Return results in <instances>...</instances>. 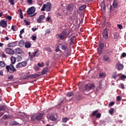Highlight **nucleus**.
<instances>
[{"mask_svg": "<svg viewBox=\"0 0 126 126\" xmlns=\"http://www.w3.org/2000/svg\"><path fill=\"white\" fill-rule=\"evenodd\" d=\"M69 32L67 33L66 31H63L61 33L56 35L57 38H60V40H63L66 38V37L68 36Z\"/></svg>", "mask_w": 126, "mask_h": 126, "instance_id": "f257e3e1", "label": "nucleus"}, {"mask_svg": "<svg viewBox=\"0 0 126 126\" xmlns=\"http://www.w3.org/2000/svg\"><path fill=\"white\" fill-rule=\"evenodd\" d=\"M43 115L42 113H40L39 114H33L32 116L31 120L32 121H39L41 119H42Z\"/></svg>", "mask_w": 126, "mask_h": 126, "instance_id": "f03ea898", "label": "nucleus"}, {"mask_svg": "<svg viewBox=\"0 0 126 126\" xmlns=\"http://www.w3.org/2000/svg\"><path fill=\"white\" fill-rule=\"evenodd\" d=\"M51 4L50 2H47L46 4H43L41 9V11L49 12L51 11Z\"/></svg>", "mask_w": 126, "mask_h": 126, "instance_id": "7ed1b4c3", "label": "nucleus"}, {"mask_svg": "<svg viewBox=\"0 0 126 126\" xmlns=\"http://www.w3.org/2000/svg\"><path fill=\"white\" fill-rule=\"evenodd\" d=\"M6 69L8 72L12 74L14 72L16 71V69L14 67L13 64H10L9 65H6Z\"/></svg>", "mask_w": 126, "mask_h": 126, "instance_id": "20e7f679", "label": "nucleus"}, {"mask_svg": "<svg viewBox=\"0 0 126 126\" xmlns=\"http://www.w3.org/2000/svg\"><path fill=\"white\" fill-rule=\"evenodd\" d=\"M27 62L26 61H24L21 63H18V64L16 65V68H21L24 67L27 65Z\"/></svg>", "mask_w": 126, "mask_h": 126, "instance_id": "39448f33", "label": "nucleus"}, {"mask_svg": "<svg viewBox=\"0 0 126 126\" xmlns=\"http://www.w3.org/2000/svg\"><path fill=\"white\" fill-rule=\"evenodd\" d=\"M35 12V8L33 6H32L28 9V11H27V14L29 15H32L34 14Z\"/></svg>", "mask_w": 126, "mask_h": 126, "instance_id": "423d86ee", "label": "nucleus"}, {"mask_svg": "<svg viewBox=\"0 0 126 126\" xmlns=\"http://www.w3.org/2000/svg\"><path fill=\"white\" fill-rule=\"evenodd\" d=\"M5 52L6 54L10 55H14V50L11 48H6L4 49Z\"/></svg>", "mask_w": 126, "mask_h": 126, "instance_id": "0eeeda50", "label": "nucleus"}, {"mask_svg": "<svg viewBox=\"0 0 126 126\" xmlns=\"http://www.w3.org/2000/svg\"><path fill=\"white\" fill-rule=\"evenodd\" d=\"M98 110H95L92 112V116H95V117L97 119H99L101 118V114L100 113H98Z\"/></svg>", "mask_w": 126, "mask_h": 126, "instance_id": "6e6552de", "label": "nucleus"}, {"mask_svg": "<svg viewBox=\"0 0 126 126\" xmlns=\"http://www.w3.org/2000/svg\"><path fill=\"white\" fill-rule=\"evenodd\" d=\"M23 53V52L22 50L21 49V48L18 47L15 48L14 50H13V55L15 54H18V55H21Z\"/></svg>", "mask_w": 126, "mask_h": 126, "instance_id": "1a4fd4ad", "label": "nucleus"}, {"mask_svg": "<svg viewBox=\"0 0 126 126\" xmlns=\"http://www.w3.org/2000/svg\"><path fill=\"white\" fill-rule=\"evenodd\" d=\"M108 30L107 29V28H105L104 30H103V38H105V39H107L108 38Z\"/></svg>", "mask_w": 126, "mask_h": 126, "instance_id": "9d476101", "label": "nucleus"}, {"mask_svg": "<svg viewBox=\"0 0 126 126\" xmlns=\"http://www.w3.org/2000/svg\"><path fill=\"white\" fill-rule=\"evenodd\" d=\"M0 27L6 28V27H7V23H6V21L4 20H1V21H0Z\"/></svg>", "mask_w": 126, "mask_h": 126, "instance_id": "9b49d317", "label": "nucleus"}, {"mask_svg": "<svg viewBox=\"0 0 126 126\" xmlns=\"http://www.w3.org/2000/svg\"><path fill=\"white\" fill-rule=\"evenodd\" d=\"M103 61H104L105 62L108 63H111V58H110L108 55H104L103 57Z\"/></svg>", "mask_w": 126, "mask_h": 126, "instance_id": "f8f14e48", "label": "nucleus"}, {"mask_svg": "<svg viewBox=\"0 0 126 126\" xmlns=\"http://www.w3.org/2000/svg\"><path fill=\"white\" fill-rule=\"evenodd\" d=\"M5 110H8L7 106L5 104H0V111H4Z\"/></svg>", "mask_w": 126, "mask_h": 126, "instance_id": "ddd939ff", "label": "nucleus"}, {"mask_svg": "<svg viewBox=\"0 0 126 126\" xmlns=\"http://www.w3.org/2000/svg\"><path fill=\"white\" fill-rule=\"evenodd\" d=\"M17 44V42H12L11 43H9L7 45V46L8 47H14L16 46V45Z\"/></svg>", "mask_w": 126, "mask_h": 126, "instance_id": "4468645a", "label": "nucleus"}, {"mask_svg": "<svg viewBox=\"0 0 126 126\" xmlns=\"http://www.w3.org/2000/svg\"><path fill=\"white\" fill-rule=\"evenodd\" d=\"M73 10V4H68V6H66L67 11H71Z\"/></svg>", "mask_w": 126, "mask_h": 126, "instance_id": "2eb2a0df", "label": "nucleus"}, {"mask_svg": "<svg viewBox=\"0 0 126 126\" xmlns=\"http://www.w3.org/2000/svg\"><path fill=\"white\" fill-rule=\"evenodd\" d=\"M38 50H36L32 53V55H30V59H32L33 57H37L39 56V54H38Z\"/></svg>", "mask_w": 126, "mask_h": 126, "instance_id": "dca6fc26", "label": "nucleus"}, {"mask_svg": "<svg viewBox=\"0 0 126 126\" xmlns=\"http://www.w3.org/2000/svg\"><path fill=\"white\" fill-rule=\"evenodd\" d=\"M60 45H61V49L62 50H64L65 51H67L68 47L66 44H60Z\"/></svg>", "mask_w": 126, "mask_h": 126, "instance_id": "f3484780", "label": "nucleus"}, {"mask_svg": "<svg viewBox=\"0 0 126 126\" xmlns=\"http://www.w3.org/2000/svg\"><path fill=\"white\" fill-rule=\"evenodd\" d=\"M44 18H45V16L44 15H40L39 17H38V19H37V23H41V21L44 20Z\"/></svg>", "mask_w": 126, "mask_h": 126, "instance_id": "a211bd4d", "label": "nucleus"}, {"mask_svg": "<svg viewBox=\"0 0 126 126\" xmlns=\"http://www.w3.org/2000/svg\"><path fill=\"white\" fill-rule=\"evenodd\" d=\"M30 75L29 77H31L32 79L36 78L39 77L40 76L39 74H36V73L32 74V75Z\"/></svg>", "mask_w": 126, "mask_h": 126, "instance_id": "6ab92c4d", "label": "nucleus"}, {"mask_svg": "<svg viewBox=\"0 0 126 126\" xmlns=\"http://www.w3.org/2000/svg\"><path fill=\"white\" fill-rule=\"evenodd\" d=\"M117 70L120 71V70H123L124 65H123V64L118 63L117 64Z\"/></svg>", "mask_w": 126, "mask_h": 126, "instance_id": "aec40b11", "label": "nucleus"}, {"mask_svg": "<svg viewBox=\"0 0 126 126\" xmlns=\"http://www.w3.org/2000/svg\"><path fill=\"white\" fill-rule=\"evenodd\" d=\"M112 6H113L114 8H117L118 6V0H115L113 1V3H112Z\"/></svg>", "mask_w": 126, "mask_h": 126, "instance_id": "412c9836", "label": "nucleus"}, {"mask_svg": "<svg viewBox=\"0 0 126 126\" xmlns=\"http://www.w3.org/2000/svg\"><path fill=\"white\" fill-rule=\"evenodd\" d=\"M16 59L14 56H11V63L12 65L16 63Z\"/></svg>", "mask_w": 126, "mask_h": 126, "instance_id": "4be33fe9", "label": "nucleus"}, {"mask_svg": "<svg viewBox=\"0 0 126 126\" xmlns=\"http://www.w3.org/2000/svg\"><path fill=\"white\" fill-rule=\"evenodd\" d=\"M18 12H19V17L21 18V19H23V12L22 10L21 9H19V10H18Z\"/></svg>", "mask_w": 126, "mask_h": 126, "instance_id": "5701e85b", "label": "nucleus"}, {"mask_svg": "<svg viewBox=\"0 0 126 126\" xmlns=\"http://www.w3.org/2000/svg\"><path fill=\"white\" fill-rule=\"evenodd\" d=\"M31 47V43H30L29 42H26L25 43V47L26 48H30Z\"/></svg>", "mask_w": 126, "mask_h": 126, "instance_id": "b1692460", "label": "nucleus"}, {"mask_svg": "<svg viewBox=\"0 0 126 126\" xmlns=\"http://www.w3.org/2000/svg\"><path fill=\"white\" fill-rule=\"evenodd\" d=\"M75 38V36H73V37H71V38L70 39V44L72 45L74 43Z\"/></svg>", "mask_w": 126, "mask_h": 126, "instance_id": "393cba45", "label": "nucleus"}, {"mask_svg": "<svg viewBox=\"0 0 126 126\" xmlns=\"http://www.w3.org/2000/svg\"><path fill=\"white\" fill-rule=\"evenodd\" d=\"M23 80H30L32 79H31V77H30V75H25L24 76H23Z\"/></svg>", "mask_w": 126, "mask_h": 126, "instance_id": "a878e982", "label": "nucleus"}, {"mask_svg": "<svg viewBox=\"0 0 126 126\" xmlns=\"http://www.w3.org/2000/svg\"><path fill=\"white\" fill-rule=\"evenodd\" d=\"M106 77V74L105 73H100L98 75V77L99 78H103Z\"/></svg>", "mask_w": 126, "mask_h": 126, "instance_id": "bb28decb", "label": "nucleus"}, {"mask_svg": "<svg viewBox=\"0 0 126 126\" xmlns=\"http://www.w3.org/2000/svg\"><path fill=\"white\" fill-rule=\"evenodd\" d=\"M74 93L73 92H69L67 93L66 94V96L68 97H71L72 96H73Z\"/></svg>", "mask_w": 126, "mask_h": 126, "instance_id": "cd10ccee", "label": "nucleus"}, {"mask_svg": "<svg viewBox=\"0 0 126 126\" xmlns=\"http://www.w3.org/2000/svg\"><path fill=\"white\" fill-rule=\"evenodd\" d=\"M22 57L21 56H18L16 57V60L17 62H19L22 61Z\"/></svg>", "mask_w": 126, "mask_h": 126, "instance_id": "c85d7f7f", "label": "nucleus"}, {"mask_svg": "<svg viewBox=\"0 0 126 126\" xmlns=\"http://www.w3.org/2000/svg\"><path fill=\"white\" fill-rule=\"evenodd\" d=\"M102 48H97V50H98V54L99 55H101L102 54V50H103Z\"/></svg>", "mask_w": 126, "mask_h": 126, "instance_id": "c756f323", "label": "nucleus"}, {"mask_svg": "<svg viewBox=\"0 0 126 126\" xmlns=\"http://www.w3.org/2000/svg\"><path fill=\"white\" fill-rule=\"evenodd\" d=\"M69 120L68 118H62V123H66Z\"/></svg>", "mask_w": 126, "mask_h": 126, "instance_id": "7c9ffc66", "label": "nucleus"}, {"mask_svg": "<svg viewBox=\"0 0 126 126\" xmlns=\"http://www.w3.org/2000/svg\"><path fill=\"white\" fill-rule=\"evenodd\" d=\"M11 30H12V31H13L14 32H15V31H17V30H18L17 26H11Z\"/></svg>", "mask_w": 126, "mask_h": 126, "instance_id": "2f4dec72", "label": "nucleus"}, {"mask_svg": "<svg viewBox=\"0 0 126 126\" xmlns=\"http://www.w3.org/2000/svg\"><path fill=\"white\" fill-rule=\"evenodd\" d=\"M88 87H89V90H91L94 88V84L92 83L90 84V85Z\"/></svg>", "mask_w": 126, "mask_h": 126, "instance_id": "473e14b6", "label": "nucleus"}, {"mask_svg": "<svg viewBox=\"0 0 126 126\" xmlns=\"http://www.w3.org/2000/svg\"><path fill=\"white\" fill-rule=\"evenodd\" d=\"M5 66V63L2 61H0V67L3 68Z\"/></svg>", "mask_w": 126, "mask_h": 126, "instance_id": "72a5a7b5", "label": "nucleus"}, {"mask_svg": "<svg viewBox=\"0 0 126 126\" xmlns=\"http://www.w3.org/2000/svg\"><path fill=\"white\" fill-rule=\"evenodd\" d=\"M113 113H114V108H111L109 110V113L112 115Z\"/></svg>", "mask_w": 126, "mask_h": 126, "instance_id": "f704fd0d", "label": "nucleus"}, {"mask_svg": "<svg viewBox=\"0 0 126 126\" xmlns=\"http://www.w3.org/2000/svg\"><path fill=\"white\" fill-rule=\"evenodd\" d=\"M107 55H111L113 53V51L110 50L109 49H107L105 50Z\"/></svg>", "mask_w": 126, "mask_h": 126, "instance_id": "c9c22d12", "label": "nucleus"}, {"mask_svg": "<svg viewBox=\"0 0 126 126\" xmlns=\"http://www.w3.org/2000/svg\"><path fill=\"white\" fill-rule=\"evenodd\" d=\"M48 71V68H44L43 69V70H42V74H45Z\"/></svg>", "mask_w": 126, "mask_h": 126, "instance_id": "e433bc0d", "label": "nucleus"}, {"mask_svg": "<svg viewBox=\"0 0 126 126\" xmlns=\"http://www.w3.org/2000/svg\"><path fill=\"white\" fill-rule=\"evenodd\" d=\"M14 79V75H10L9 76L7 77L8 81H11Z\"/></svg>", "mask_w": 126, "mask_h": 126, "instance_id": "4c0bfd02", "label": "nucleus"}, {"mask_svg": "<svg viewBox=\"0 0 126 126\" xmlns=\"http://www.w3.org/2000/svg\"><path fill=\"white\" fill-rule=\"evenodd\" d=\"M44 49H45V51H48L49 53L52 52V49H51V48L47 47V48H45Z\"/></svg>", "mask_w": 126, "mask_h": 126, "instance_id": "58836bf2", "label": "nucleus"}, {"mask_svg": "<svg viewBox=\"0 0 126 126\" xmlns=\"http://www.w3.org/2000/svg\"><path fill=\"white\" fill-rule=\"evenodd\" d=\"M86 8V6L85 5H82L79 7V10H83Z\"/></svg>", "mask_w": 126, "mask_h": 126, "instance_id": "ea45409f", "label": "nucleus"}, {"mask_svg": "<svg viewBox=\"0 0 126 126\" xmlns=\"http://www.w3.org/2000/svg\"><path fill=\"white\" fill-rule=\"evenodd\" d=\"M37 65L40 67H44V62H42L41 63H37Z\"/></svg>", "mask_w": 126, "mask_h": 126, "instance_id": "a19ab883", "label": "nucleus"}, {"mask_svg": "<svg viewBox=\"0 0 126 126\" xmlns=\"http://www.w3.org/2000/svg\"><path fill=\"white\" fill-rule=\"evenodd\" d=\"M101 8L103 9V10H106V7L105 6V2L103 1L101 2Z\"/></svg>", "mask_w": 126, "mask_h": 126, "instance_id": "79ce46f5", "label": "nucleus"}, {"mask_svg": "<svg viewBox=\"0 0 126 126\" xmlns=\"http://www.w3.org/2000/svg\"><path fill=\"white\" fill-rule=\"evenodd\" d=\"M104 47V44L102 43H100L98 44V48H103Z\"/></svg>", "mask_w": 126, "mask_h": 126, "instance_id": "37998d69", "label": "nucleus"}, {"mask_svg": "<svg viewBox=\"0 0 126 126\" xmlns=\"http://www.w3.org/2000/svg\"><path fill=\"white\" fill-rule=\"evenodd\" d=\"M18 45H19L20 47H23V45H24V41H20L19 43H18Z\"/></svg>", "mask_w": 126, "mask_h": 126, "instance_id": "c03bdc74", "label": "nucleus"}, {"mask_svg": "<svg viewBox=\"0 0 126 126\" xmlns=\"http://www.w3.org/2000/svg\"><path fill=\"white\" fill-rule=\"evenodd\" d=\"M118 36H119L118 33V32H115V33L114 34V38H115V39H118Z\"/></svg>", "mask_w": 126, "mask_h": 126, "instance_id": "a18cd8bd", "label": "nucleus"}, {"mask_svg": "<svg viewBox=\"0 0 126 126\" xmlns=\"http://www.w3.org/2000/svg\"><path fill=\"white\" fill-rule=\"evenodd\" d=\"M50 120L52 121H56V118H55L54 116H52L50 117Z\"/></svg>", "mask_w": 126, "mask_h": 126, "instance_id": "49530a36", "label": "nucleus"}, {"mask_svg": "<svg viewBox=\"0 0 126 126\" xmlns=\"http://www.w3.org/2000/svg\"><path fill=\"white\" fill-rule=\"evenodd\" d=\"M14 1V0H8V2H9L10 4H11V5H14V4H15Z\"/></svg>", "mask_w": 126, "mask_h": 126, "instance_id": "de8ad7c7", "label": "nucleus"}, {"mask_svg": "<svg viewBox=\"0 0 126 126\" xmlns=\"http://www.w3.org/2000/svg\"><path fill=\"white\" fill-rule=\"evenodd\" d=\"M114 104H115V102H113V101H112V102H110V103H109L108 107H112V106H113V105H114Z\"/></svg>", "mask_w": 126, "mask_h": 126, "instance_id": "09e8293b", "label": "nucleus"}, {"mask_svg": "<svg viewBox=\"0 0 126 126\" xmlns=\"http://www.w3.org/2000/svg\"><path fill=\"white\" fill-rule=\"evenodd\" d=\"M98 88L100 89L101 88V86H102V81H98Z\"/></svg>", "mask_w": 126, "mask_h": 126, "instance_id": "8fccbe9b", "label": "nucleus"}, {"mask_svg": "<svg viewBox=\"0 0 126 126\" xmlns=\"http://www.w3.org/2000/svg\"><path fill=\"white\" fill-rule=\"evenodd\" d=\"M6 19H8V20H9V21H11V19H12V18L11 17V16H10V15H7V16H6Z\"/></svg>", "mask_w": 126, "mask_h": 126, "instance_id": "3c124183", "label": "nucleus"}, {"mask_svg": "<svg viewBox=\"0 0 126 126\" xmlns=\"http://www.w3.org/2000/svg\"><path fill=\"white\" fill-rule=\"evenodd\" d=\"M32 40L35 41L36 39V36H35V35H32Z\"/></svg>", "mask_w": 126, "mask_h": 126, "instance_id": "603ef678", "label": "nucleus"}, {"mask_svg": "<svg viewBox=\"0 0 126 126\" xmlns=\"http://www.w3.org/2000/svg\"><path fill=\"white\" fill-rule=\"evenodd\" d=\"M119 76V75H116V74H114L113 75H112V78H114V79H116L117 77H118V76Z\"/></svg>", "mask_w": 126, "mask_h": 126, "instance_id": "864d4df0", "label": "nucleus"}, {"mask_svg": "<svg viewBox=\"0 0 126 126\" xmlns=\"http://www.w3.org/2000/svg\"><path fill=\"white\" fill-rule=\"evenodd\" d=\"M117 27L119 28V29H120V30L123 29V26L120 24L117 25Z\"/></svg>", "mask_w": 126, "mask_h": 126, "instance_id": "5fc2aeb1", "label": "nucleus"}, {"mask_svg": "<svg viewBox=\"0 0 126 126\" xmlns=\"http://www.w3.org/2000/svg\"><path fill=\"white\" fill-rule=\"evenodd\" d=\"M24 23H25V25H26L27 26L30 25L29 22L26 20H24Z\"/></svg>", "mask_w": 126, "mask_h": 126, "instance_id": "6e6d98bb", "label": "nucleus"}, {"mask_svg": "<svg viewBox=\"0 0 126 126\" xmlns=\"http://www.w3.org/2000/svg\"><path fill=\"white\" fill-rule=\"evenodd\" d=\"M126 79V76L125 75H122L121 76V80H123V79Z\"/></svg>", "mask_w": 126, "mask_h": 126, "instance_id": "4d7b16f0", "label": "nucleus"}, {"mask_svg": "<svg viewBox=\"0 0 126 126\" xmlns=\"http://www.w3.org/2000/svg\"><path fill=\"white\" fill-rule=\"evenodd\" d=\"M121 99H122V98L120 96H117V101H120V100H121Z\"/></svg>", "mask_w": 126, "mask_h": 126, "instance_id": "13d9d810", "label": "nucleus"}, {"mask_svg": "<svg viewBox=\"0 0 126 126\" xmlns=\"http://www.w3.org/2000/svg\"><path fill=\"white\" fill-rule=\"evenodd\" d=\"M125 57H126V53H123L122 54L121 58H125Z\"/></svg>", "mask_w": 126, "mask_h": 126, "instance_id": "bf43d9fd", "label": "nucleus"}, {"mask_svg": "<svg viewBox=\"0 0 126 126\" xmlns=\"http://www.w3.org/2000/svg\"><path fill=\"white\" fill-rule=\"evenodd\" d=\"M34 70H36V71H38L39 70V67H38L37 66H36L34 67Z\"/></svg>", "mask_w": 126, "mask_h": 126, "instance_id": "052dcab7", "label": "nucleus"}, {"mask_svg": "<svg viewBox=\"0 0 126 126\" xmlns=\"http://www.w3.org/2000/svg\"><path fill=\"white\" fill-rule=\"evenodd\" d=\"M84 88L85 90H89V88L88 85H85Z\"/></svg>", "mask_w": 126, "mask_h": 126, "instance_id": "680f3d73", "label": "nucleus"}, {"mask_svg": "<svg viewBox=\"0 0 126 126\" xmlns=\"http://www.w3.org/2000/svg\"><path fill=\"white\" fill-rule=\"evenodd\" d=\"M24 32H24V29H22V30H21V31L20 32V35H22V34H23V33H24Z\"/></svg>", "mask_w": 126, "mask_h": 126, "instance_id": "e2e57ef3", "label": "nucleus"}, {"mask_svg": "<svg viewBox=\"0 0 126 126\" xmlns=\"http://www.w3.org/2000/svg\"><path fill=\"white\" fill-rule=\"evenodd\" d=\"M70 55H71V52L70 51H68V52H67L66 56L68 57V56H70Z\"/></svg>", "mask_w": 126, "mask_h": 126, "instance_id": "0e129e2a", "label": "nucleus"}, {"mask_svg": "<svg viewBox=\"0 0 126 126\" xmlns=\"http://www.w3.org/2000/svg\"><path fill=\"white\" fill-rule=\"evenodd\" d=\"M3 119H4V120H6L8 119V116L6 115H4V116H3Z\"/></svg>", "mask_w": 126, "mask_h": 126, "instance_id": "69168bd1", "label": "nucleus"}, {"mask_svg": "<svg viewBox=\"0 0 126 126\" xmlns=\"http://www.w3.org/2000/svg\"><path fill=\"white\" fill-rule=\"evenodd\" d=\"M61 50L59 48V47H57L56 48V50H55V51H56V52H58L59 51H60Z\"/></svg>", "mask_w": 126, "mask_h": 126, "instance_id": "338daca9", "label": "nucleus"}, {"mask_svg": "<svg viewBox=\"0 0 126 126\" xmlns=\"http://www.w3.org/2000/svg\"><path fill=\"white\" fill-rule=\"evenodd\" d=\"M1 57L3 58H6V56L5 55V54L3 53L2 54H1Z\"/></svg>", "mask_w": 126, "mask_h": 126, "instance_id": "774afa93", "label": "nucleus"}]
</instances>
